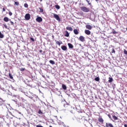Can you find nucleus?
<instances>
[{
	"mask_svg": "<svg viewBox=\"0 0 127 127\" xmlns=\"http://www.w3.org/2000/svg\"><path fill=\"white\" fill-rule=\"evenodd\" d=\"M62 88L63 89V90H67V86H66V85L63 84H62Z\"/></svg>",
	"mask_w": 127,
	"mask_h": 127,
	"instance_id": "13",
	"label": "nucleus"
},
{
	"mask_svg": "<svg viewBox=\"0 0 127 127\" xmlns=\"http://www.w3.org/2000/svg\"><path fill=\"white\" fill-rule=\"evenodd\" d=\"M38 114H39L40 115H42V114H43L41 110H39L38 112Z\"/></svg>",
	"mask_w": 127,
	"mask_h": 127,
	"instance_id": "33",
	"label": "nucleus"
},
{
	"mask_svg": "<svg viewBox=\"0 0 127 127\" xmlns=\"http://www.w3.org/2000/svg\"><path fill=\"white\" fill-rule=\"evenodd\" d=\"M3 20L5 21V22H7L8 21H9L10 19H9V18H8L7 17H5L3 18Z\"/></svg>",
	"mask_w": 127,
	"mask_h": 127,
	"instance_id": "8",
	"label": "nucleus"
},
{
	"mask_svg": "<svg viewBox=\"0 0 127 127\" xmlns=\"http://www.w3.org/2000/svg\"><path fill=\"white\" fill-rule=\"evenodd\" d=\"M68 95V96H70V95H69V94H67Z\"/></svg>",
	"mask_w": 127,
	"mask_h": 127,
	"instance_id": "53",
	"label": "nucleus"
},
{
	"mask_svg": "<svg viewBox=\"0 0 127 127\" xmlns=\"http://www.w3.org/2000/svg\"><path fill=\"white\" fill-rule=\"evenodd\" d=\"M24 7L27 8V7H28V4L27 3H25L24 4Z\"/></svg>",
	"mask_w": 127,
	"mask_h": 127,
	"instance_id": "29",
	"label": "nucleus"
},
{
	"mask_svg": "<svg viewBox=\"0 0 127 127\" xmlns=\"http://www.w3.org/2000/svg\"><path fill=\"white\" fill-rule=\"evenodd\" d=\"M124 127H127V124L124 125Z\"/></svg>",
	"mask_w": 127,
	"mask_h": 127,
	"instance_id": "44",
	"label": "nucleus"
},
{
	"mask_svg": "<svg viewBox=\"0 0 127 127\" xmlns=\"http://www.w3.org/2000/svg\"><path fill=\"white\" fill-rule=\"evenodd\" d=\"M61 44H62V42H61Z\"/></svg>",
	"mask_w": 127,
	"mask_h": 127,
	"instance_id": "55",
	"label": "nucleus"
},
{
	"mask_svg": "<svg viewBox=\"0 0 127 127\" xmlns=\"http://www.w3.org/2000/svg\"><path fill=\"white\" fill-rule=\"evenodd\" d=\"M66 29H67V30H69V31H73V28H72L71 27H66Z\"/></svg>",
	"mask_w": 127,
	"mask_h": 127,
	"instance_id": "12",
	"label": "nucleus"
},
{
	"mask_svg": "<svg viewBox=\"0 0 127 127\" xmlns=\"http://www.w3.org/2000/svg\"><path fill=\"white\" fill-rule=\"evenodd\" d=\"M106 127H114V126H113V125L112 124H111V123H110L109 124H108V123H106Z\"/></svg>",
	"mask_w": 127,
	"mask_h": 127,
	"instance_id": "14",
	"label": "nucleus"
},
{
	"mask_svg": "<svg viewBox=\"0 0 127 127\" xmlns=\"http://www.w3.org/2000/svg\"><path fill=\"white\" fill-rule=\"evenodd\" d=\"M49 127H52V126H49Z\"/></svg>",
	"mask_w": 127,
	"mask_h": 127,
	"instance_id": "50",
	"label": "nucleus"
},
{
	"mask_svg": "<svg viewBox=\"0 0 127 127\" xmlns=\"http://www.w3.org/2000/svg\"><path fill=\"white\" fill-rule=\"evenodd\" d=\"M2 102H3V100H2V99H1V98L0 97V103H2Z\"/></svg>",
	"mask_w": 127,
	"mask_h": 127,
	"instance_id": "38",
	"label": "nucleus"
},
{
	"mask_svg": "<svg viewBox=\"0 0 127 127\" xmlns=\"http://www.w3.org/2000/svg\"><path fill=\"white\" fill-rule=\"evenodd\" d=\"M54 17L58 21H60V17H59V15H58L57 14L54 13Z\"/></svg>",
	"mask_w": 127,
	"mask_h": 127,
	"instance_id": "3",
	"label": "nucleus"
},
{
	"mask_svg": "<svg viewBox=\"0 0 127 127\" xmlns=\"http://www.w3.org/2000/svg\"><path fill=\"white\" fill-rule=\"evenodd\" d=\"M113 81H114V79H113L112 77H109V83H112V82H113Z\"/></svg>",
	"mask_w": 127,
	"mask_h": 127,
	"instance_id": "18",
	"label": "nucleus"
},
{
	"mask_svg": "<svg viewBox=\"0 0 127 127\" xmlns=\"http://www.w3.org/2000/svg\"><path fill=\"white\" fill-rule=\"evenodd\" d=\"M112 33H113V34H117V33H118V32L117 31H116V30H113L112 31Z\"/></svg>",
	"mask_w": 127,
	"mask_h": 127,
	"instance_id": "25",
	"label": "nucleus"
},
{
	"mask_svg": "<svg viewBox=\"0 0 127 127\" xmlns=\"http://www.w3.org/2000/svg\"><path fill=\"white\" fill-rule=\"evenodd\" d=\"M112 53H116V51H115V49H112Z\"/></svg>",
	"mask_w": 127,
	"mask_h": 127,
	"instance_id": "34",
	"label": "nucleus"
},
{
	"mask_svg": "<svg viewBox=\"0 0 127 127\" xmlns=\"http://www.w3.org/2000/svg\"><path fill=\"white\" fill-rule=\"evenodd\" d=\"M24 70H25V68H21L20 69V71H24Z\"/></svg>",
	"mask_w": 127,
	"mask_h": 127,
	"instance_id": "35",
	"label": "nucleus"
},
{
	"mask_svg": "<svg viewBox=\"0 0 127 127\" xmlns=\"http://www.w3.org/2000/svg\"><path fill=\"white\" fill-rule=\"evenodd\" d=\"M124 54H126V55H127V51L126 50H124Z\"/></svg>",
	"mask_w": 127,
	"mask_h": 127,
	"instance_id": "36",
	"label": "nucleus"
},
{
	"mask_svg": "<svg viewBox=\"0 0 127 127\" xmlns=\"http://www.w3.org/2000/svg\"><path fill=\"white\" fill-rule=\"evenodd\" d=\"M14 3L16 5H17V6L19 5V2L15 1Z\"/></svg>",
	"mask_w": 127,
	"mask_h": 127,
	"instance_id": "31",
	"label": "nucleus"
},
{
	"mask_svg": "<svg viewBox=\"0 0 127 127\" xmlns=\"http://www.w3.org/2000/svg\"><path fill=\"white\" fill-rule=\"evenodd\" d=\"M10 23H11V25H13V24H14L13 22H12V21H10Z\"/></svg>",
	"mask_w": 127,
	"mask_h": 127,
	"instance_id": "39",
	"label": "nucleus"
},
{
	"mask_svg": "<svg viewBox=\"0 0 127 127\" xmlns=\"http://www.w3.org/2000/svg\"><path fill=\"white\" fill-rule=\"evenodd\" d=\"M98 121L99 122V123H104V120L103 119V118L100 117L99 119H98Z\"/></svg>",
	"mask_w": 127,
	"mask_h": 127,
	"instance_id": "17",
	"label": "nucleus"
},
{
	"mask_svg": "<svg viewBox=\"0 0 127 127\" xmlns=\"http://www.w3.org/2000/svg\"><path fill=\"white\" fill-rule=\"evenodd\" d=\"M86 1H87V2L88 3V4H89V5H91V3L90 2V1H89V0H86Z\"/></svg>",
	"mask_w": 127,
	"mask_h": 127,
	"instance_id": "30",
	"label": "nucleus"
},
{
	"mask_svg": "<svg viewBox=\"0 0 127 127\" xmlns=\"http://www.w3.org/2000/svg\"><path fill=\"white\" fill-rule=\"evenodd\" d=\"M84 32L85 34H87V35H90V34H91V31L89 30H85Z\"/></svg>",
	"mask_w": 127,
	"mask_h": 127,
	"instance_id": "7",
	"label": "nucleus"
},
{
	"mask_svg": "<svg viewBox=\"0 0 127 127\" xmlns=\"http://www.w3.org/2000/svg\"><path fill=\"white\" fill-rule=\"evenodd\" d=\"M80 9L84 12H89V11H90V9H89V8H87L86 6L81 7Z\"/></svg>",
	"mask_w": 127,
	"mask_h": 127,
	"instance_id": "2",
	"label": "nucleus"
},
{
	"mask_svg": "<svg viewBox=\"0 0 127 127\" xmlns=\"http://www.w3.org/2000/svg\"><path fill=\"white\" fill-rule=\"evenodd\" d=\"M85 27L87 29H89V30H91V29H92V26H91L90 25H86Z\"/></svg>",
	"mask_w": 127,
	"mask_h": 127,
	"instance_id": "10",
	"label": "nucleus"
},
{
	"mask_svg": "<svg viewBox=\"0 0 127 127\" xmlns=\"http://www.w3.org/2000/svg\"><path fill=\"white\" fill-rule=\"evenodd\" d=\"M39 52H40V53H41V52H42V50H40V51H39Z\"/></svg>",
	"mask_w": 127,
	"mask_h": 127,
	"instance_id": "45",
	"label": "nucleus"
},
{
	"mask_svg": "<svg viewBox=\"0 0 127 127\" xmlns=\"http://www.w3.org/2000/svg\"><path fill=\"white\" fill-rule=\"evenodd\" d=\"M9 15H10V16H11V15H12V12L9 11Z\"/></svg>",
	"mask_w": 127,
	"mask_h": 127,
	"instance_id": "37",
	"label": "nucleus"
},
{
	"mask_svg": "<svg viewBox=\"0 0 127 127\" xmlns=\"http://www.w3.org/2000/svg\"><path fill=\"white\" fill-rule=\"evenodd\" d=\"M30 40L32 41H34V39L33 38H30Z\"/></svg>",
	"mask_w": 127,
	"mask_h": 127,
	"instance_id": "41",
	"label": "nucleus"
},
{
	"mask_svg": "<svg viewBox=\"0 0 127 127\" xmlns=\"http://www.w3.org/2000/svg\"><path fill=\"white\" fill-rule=\"evenodd\" d=\"M72 120H73V121H74L75 118H72Z\"/></svg>",
	"mask_w": 127,
	"mask_h": 127,
	"instance_id": "48",
	"label": "nucleus"
},
{
	"mask_svg": "<svg viewBox=\"0 0 127 127\" xmlns=\"http://www.w3.org/2000/svg\"><path fill=\"white\" fill-rule=\"evenodd\" d=\"M49 62L51 64H52V65H55V62H54V61L50 60Z\"/></svg>",
	"mask_w": 127,
	"mask_h": 127,
	"instance_id": "21",
	"label": "nucleus"
},
{
	"mask_svg": "<svg viewBox=\"0 0 127 127\" xmlns=\"http://www.w3.org/2000/svg\"><path fill=\"white\" fill-rule=\"evenodd\" d=\"M25 18L26 20H29L30 19V14L29 13H27L25 15Z\"/></svg>",
	"mask_w": 127,
	"mask_h": 127,
	"instance_id": "5",
	"label": "nucleus"
},
{
	"mask_svg": "<svg viewBox=\"0 0 127 127\" xmlns=\"http://www.w3.org/2000/svg\"><path fill=\"white\" fill-rule=\"evenodd\" d=\"M114 42L118 43V42H116V41H114Z\"/></svg>",
	"mask_w": 127,
	"mask_h": 127,
	"instance_id": "49",
	"label": "nucleus"
},
{
	"mask_svg": "<svg viewBox=\"0 0 127 127\" xmlns=\"http://www.w3.org/2000/svg\"><path fill=\"white\" fill-rule=\"evenodd\" d=\"M42 18H41V17H39L38 16H37L36 19V21L37 22H42Z\"/></svg>",
	"mask_w": 127,
	"mask_h": 127,
	"instance_id": "4",
	"label": "nucleus"
},
{
	"mask_svg": "<svg viewBox=\"0 0 127 127\" xmlns=\"http://www.w3.org/2000/svg\"><path fill=\"white\" fill-rule=\"evenodd\" d=\"M52 37H54V36H52Z\"/></svg>",
	"mask_w": 127,
	"mask_h": 127,
	"instance_id": "52",
	"label": "nucleus"
},
{
	"mask_svg": "<svg viewBox=\"0 0 127 127\" xmlns=\"http://www.w3.org/2000/svg\"><path fill=\"white\" fill-rule=\"evenodd\" d=\"M79 39L81 42H84L85 41V38L83 36H80L79 38Z\"/></svg>",
	"mask_w": 127,
	"mask_h": 127,
	"instance_id": "6",
	"label": "nucleus"
},
{
	"mask_svg": "<svg viewBox=\"0 0 127 127\" xmlns=\"http://www.w3.org/2000/svg\"><path fill=\"white\" fill-rule=\"evenodd\" d=\"M18 114H20V115H21V113H20V112L18 111Z\"/></svg>",
	"mask_w": 127,
	"mask_h": 127,
	"instance_id": "47",
	"label": "nucleus"
},
{
	"mask_svg": "<svg viewBox=\"0 0 127 127\" xmlns=\"http://www.w3.org/2000/svg\"><path fill=\"white\" fill-rule=\"evenodd\" d=\"M113 118L114 119V120H115V121H117V120H118V117H117V116H116L115 115H114L113 116Z\"/></svg>",
	"mask_w": 127,
	"mask_h": 127,
	"instance_id": "24",
	"label": "nucleus"
},
{
	"mask_svg": "<svg viewBox=\"0 0 127 127\" xmlns=\"http://www.w3.org/2000/svg\"><path fill=\"white\" fill-rule=\"evenodd\" d=\"M61 49H62V50H64V51H66L67 49V47H66V46H62Z\"/></svg>",
	"mask_w": 127,
	"mask_h": 127,
	"instance_id": "11",
	"label": "nucleus"
},
{
	"mask_svg": "<svg viewBox=\"0 0 127 127\" xmlns=\"http://www.w3.org/2000/svg\"><path fill=\"white\" fill-rule=\"evenodd\" d=\"M95 81H96V82H99L100 81V77L99 76L96 77L94 78Z\"/></svg>",
	"mask_w": 127,
	"mask_h": 127,
	"instance_id": "19",
	"label": "nucleus"
},
{
	"mask_svg": "<svg viewBox=\"0 0 127 127\" xmlns=\"http://www.w3.org/2000/svg\"><path fill=\"white\" fill-rule=\"evenodd\" d=\"M4 27H5V28H7V25H5V24H3Z\"/></svg>",
	"mask_w": 127,
	"mask_h": 127,
	"instance_id": "40",
	"label": "nucleus"
},
{
	"mask_svg": "<svg viewBox=\"0 0 127 127\" xmlns=\"http://www.w3.org/2000/svg\"><path fill=\"white\" fill-rule=\"evenodd\" d=\"M109 118H111V116H109Z\"/></svg>",
	"mask_w": 127,
	"mask_h": 127,
	"instance_id": "54",
	"label": "nucleus"
},
{
	"mask_svg": "<svg viewBox=\"0 0 127 127\" xmlns=\"http://www.w3.org/2000/svg\"><path fill=\"white\" fill-rule=\"evenodd\" d=\"M73 32L75 35H78L79 34V31H78V30L77 29H74L73 30Z\"/></svg>",
	"mask_w": 127,
	"mask_h": 127,
	"instance_id": "9",
	"label": "nucleus"
},
{
	"mask_svg": "<svg viewBox=\"0 0 127 127\" xmlns=\"http://www.w3.org/2000/svg\"><path fill=\"white\" fill-rule=\"evenodd\" d=\"M39 12H43V9L41 8H39Z\"/></svg>",
	"mask_w": 127,
	"mask_h": 127,
	"instance_id": "32",
	"label": "nucleus"
},
{
	"mask_svg": "<svg viewBox=\"0 0 127 127\" xmlns=\"http://www.w3.org/2000/svg\"><path fill=\"white\" fill-rule=\"evenodd\" d=\"M26 96H27V97H28L30 99H31V100H33V101H34V102H35V101H37V99H39L38 96H37L36 95H35L33 93H32V96H28L27 95H26Z\"/></svg>",
	"mask_w": 127,
	"mask_h": 127,
	"instance_id": "1",
	"label": "nucleus"
},
{
	"mask_svg": "<svg viewBox=\"0 0 127 127\" xmlns=\"http://www.w3.org/2000/svg\"><path fill=\"white\" fill-rule=\"evenodd\" d=\"M2 11H5V8H2Z\"/></svg>",
	"mask_w": 127,
	"mask_h": 127,
	"instance_id": "42",
	"label": "nucleus"
},
{
	"mask_svg": "<svg viewBox=\"0 0 127 127\" xmlns=\"http://www.w3.org/2000/svg\"><path fill=\"white\" fill-rule=\"evenodd\" d=\"M64 36H65V37H69V32H68V31H65V34L64 35Z\"/></svg>",
	"mask_w": 127,
	"mask_h": 127,
	"instance_id": "16",
	"label": "nucleus"
},
{
	"mask_svg": "<svg viewBox=\"0 0 127 127\" xmlns=\"http://www.w3.org/2000/svg\"><path fill=\"white\" fill-rule=\"evenodd\" d=\"M68 106H69V104H68V103H66V104H64V108H66V107H68Z\"/></svg>",
	"mask_w": 127,
	"mask_h": 127,
	"instance_id": "27",
	"label": "nucleus"
},
{
	"mask_svg": "<svg viewBox=\"0 0 127 127\" xmlns=\"http://www.w3.org/2000/svg\"><path fill=\"white\" fill-rule=\"evenodd\" d=\"M67 45H68L69 48H70V49H72V48H73V47H74L73 45L71 43H68Z\"/></svg>",
	"mask_w": 127,
	"mask_h": 127,
	"instance_id": "15",
	"label": "nucleus"
},
{
	"mask_svg": "<svg viewBox=\"0 0 127 127\" xmlns=\"http://www.w3.org/2000/svg\"><path fill=\"white\" fill-rule=\"evenodd\" d=\"M9 77L10 79H13V77L10 73H9Z\"/></svg>",
	"mask_w": 127,
	"mask_h": 127,
	"instance_id": "26",
	"label": "nucleus"
},
{
	"mask_svg": "<svg viewBox=\"0 0 127 127\" xmlns=\"http://www.w3.org/2000/svg\"><path fill=\"white\" fill-rule=\"evenodd\" d=\"M55 42L56 43V44H57L59 46H60L61 45V43H60V42L57 40H55Z\"/></svg>",
	"mask_w": 127,
	"mask_h": 127,
	"instance_id": "20",
	"label": "nucleus"
},
{
	"mask_svg": "<svg viewBox=\"0 0 127 127\" xmlns=\"http://www.w3.org/2000/svg\"><path fill=\"white\" fill-rule=\"evenodd\" d=\"M8 113L10 115H12V113H11V112H10V111H8Z\"/></svg>",
	"mask_w": 127,
	"mask_h": 127,
	"instance_id": "43",
	"label": "nucleus"
},
{
	"mask_svg": "<svg viewBox=\"0 0 127 127\" xmlns=\"http://www.w3.org/2000/svg\"><path fill=\"white\" fill-rule=\"evenodd\" d=\"M3 37H4V35L0 31V38H3Z\"/></svg>",
	"mask_w": 127,
	"mask_h": 127,
	"instance_id": "22",
	"label": "nucleus"
},
{
	"mask_svg": "<svg viewBox=\"0 0 127 127\" xmlns=\"http://www.w3.org/2000/svg\"><path fill=\"white\" fill-rule=\"evenodd\" d=\"M70 113H71V114H74V113H73V111H70Z\"/></svg>",
	"mask_w": 127,
	"mask_h": 127,
	"instance_id": "46",
	"label": "nucleus"
},
{
	"mask_svg": "<svg viewBox=\"0 0 127 127\" xmlns=\"http://www.w3.org/2000/svg\"><path fill=\"white\" fill-rule=\"evenodd\" d=\"M112 88H113L114 90L115 88H116V84L115 83H113L112 84Z\"/></svg>",
	"mask_w": 127,
	"mask_h": 127,
	"instance_id": "28",
	"label": "nucleus"
},
{
	"mask_svg": "<svg viewBox=\"0 0 127 127\" xmlns=\"http://www.w3.org/2000/svg\"><path fill=\"white\" fill-rule=\"evenodd\" d=\"M55 6L57 9H60V6L59 5H56Z\"/></svg>",
	"mask_w": 127,
	"mask_h": 127,
	"instance_id": "23",
	"label": "nucleus"
},
{
	"mask_svg": "<svg viewBox=\"0 0 127 127\" xmlns=\"http://www.w3.org/2000/svg\"><path fill=\"white\" fill-rule=\"evenodd\" d=\"M40 1H42V0H40Z\"/></svg>",
	"mask_w": 127,
	"mask_h": 127,
	"instance_id": "51",
	"label": "nucleus"
}]
</instances>
